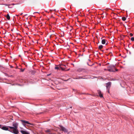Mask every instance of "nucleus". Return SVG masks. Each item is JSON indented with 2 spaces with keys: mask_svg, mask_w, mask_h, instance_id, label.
<instances>
[{
  "mask_svg": "<svg viewBox=\"0 0 134 134\" xmlns=\"http://www.w3.org/2000/svg\"><path fill=\"white\" fill-rule=\"evenodd\" d=\"M12 125L13 127L8 126L10 129V130H9V131L15 134H18L19 133L18 130V123L14 122L12 123Z\"/></svg>",
  "mask_w": 134,
  "mask_h": 134,
  "instance_id": "nucleus-1",
  "label": "nucleus"
},
{
  "mask_svg": "<svg viewBox=\"0 0 134 134\" xmlns=\"http://www.w3.org/2000/svg\"><path fill=\"white\" fill-rule=\"evenodd\" d=\"M60 129L62 131H64V132L67 133L68 132V130L64 127L61 125L60 126Z\"/></svg>",
  "mask_w": 134,
  "mask_h": 134,
  "instance_id": "nucleus-2",
  "label": "nucleus"
},
{
  "mask_svg": "<svg viewBox=\"0 0 134 134\" xmlns=\"http://www.w3.org/2000/svg\"><path fill=\"white\" fill-rule=\"evenodd\" d=\"M106 87H107V90H109V88L111 86V82H109L108 83H106Z\"/></svg>",
  "mask_w": 134,
  "mask_h": 134,
  "instance_id": "nucleus-3",
  "label": "nucleus"
},
{
  "mask_svg": "<svg viewBox=\"0 0 134 134\" xmlns=\"http://www.w3.org/2000/svg\"><path fill=\"white\" fill-rule=\"evenodd\" d=\"M1 129L4 130H6V131H9V130H8V127H7L5 126H2V127L1 128ZM9 130H10V129Z\"/></svg>",
  "mask_w": 134,
  "mask_h": 134,
  "instance_id": "nucleus-4",
  "label": "nucleus"
},
{
  "mask_svg": "<svg viewBox=\"0 0 134 134\" xmlns=\"http://www.w3.org/2000/svg\"><path fill=\"white\" fill-rule=\"evenodd\" d=\"M20 131L22 134H30L29 133L26 131L21 130Z\"/></svg>",
  "mask_w": 134,
  "mask_h": 134,
  "instance_id": "nucleus-5",
  "label": "nucleus"
},
{
  "mask_svg": "<svg viewBox=\"0 0 134 134\" xmlns=\"http://www.w3.org/2000/svg\"><path fill=\"white\" fill-rule=\"evenodd\" d=\"M109 68L111 70H113V72H115L114 69H115V67L113 65H111L109 66Z\"/></svg>",
  "mask_w": 134,
  "mask_h": 134,
  "instance_id": "nucleus-6",
  "label": "nucleus"
},
{
  "mask_svg": "<svg viewBox=\"0 0 134 134\" xmlns=\"http://www.w3.org/2000/svg\"><path fill=\"white\" fill-rule=\"evenodd\" d=\"M21 121L23 123H25V125L26 124H31H31H30L29 123V122L27 121H26L24 120H21Z\"/></svg>",
  "mask_w": 134,
  "mask_h": 134,
  "instance_id": "nucleus-7",
  "label": "nucleus"
},
{
  "mask_svg": "<svg viewBox=\"0 0 134 134\" xmlns=\"http://www.w3.org/2000/svg\"><path fill=\"white\" fill-rule=\"evenodd\" d=\"M98 93L99 94V96L101 97H103V95L101 94V92L100 90L98 91Z\"/></svg>",
  "mask_w": 134,
  "mask_h": 134,
  "instance_id": "nucleus-8",
  "label": "nucleus"
},
{
  "mask_svg": "<svg viewBox=\"0 0 134 134\" xmlns=\"http://www.w3.org/2000/svg\"><path fill=\"white\" fill-rule=\"evenodd\" d=\"M62 66H66V65H62H62H60L59 66V67H60V68L62 70H65V69L64 68H62Z\"/></svg>",
  "mask_w": 134,
  "mask_h": 134,
  "instance_id": "nucleus-9",
  "label": "nucleus"
},
{
  "mask_svg": "<svg viewBox=\"0 0 134 134\" xmlns=\"http://www.w3.org/2000/svg\"><path fill=\"white\" fill-rule=\"evenodd\" d=\"M5 16L8 20H9L10 19V17L8 14H7L6 16L5 15Z\"/></svg>",
  "mask_w": 134,
  "mask_h": 134,
  "instance_id": "nucleus-10",
  "label": "nucleus"
},
{
  "mask_svg": "<svg viewBox=\"0 0 134 134\" xmlns=\"http://www.w3.org/2000/svg\"><path fill=\"white\" fill-rule=\"evenodd\" d=\"M45 132L46 133H48L49 134H51V133H50L51 132V130H50L49 129L47 130H46L45 131Z\"/></svg>",
  "mask_w": 134,
  "mask_h": 134,
  "instance_id": "nucleus-11",
  "label": "nucleus"
},
{
  "mask_svg": "<svg viewBox=\"0 0 134 134\" xmlns=\"http://www.w3.org/2000/svg\"><path fill=\"white\" fill-rule=\"evenodd\" d=\"M106 42L105 40V39H103L102 41V43L103 44H105Z\"/></svg>",
  "mask_w": 134,
  "mask_h": 134,
  "instance_id": "nucleus-12",
  "label": "nucleus"
},
{
  "mask_svg": "<svg viewBox=\"0 0 134 134\" xmlns=\"http://www.w3.org/2000/svg\"><path fill=\"white\" fill-rule=\"evenodd\" d=\"M103 46L102 45H100L99 46L98 48L100 50H101V49L103 48Z\"/></svg>",
  "mask_w": 134,
  "mask_h": 134,
  "instance_id": "nucleus-13",
  "label": "nucleus"
},
{
  "mask_svg": "<svg viewBox=\"0 0 134 134\" xmlns=\"http://www.w3.org/2000/svg\"><path fill=\"white\" fill-rule=\"evenodd\" d=\"M122 19L123 21H125L126 20V18L125 17H122Z\"/></svg>",
  "mask_w": 134,
  "mask_h": 134,
  "instance_id": "nucleus-14",
  "label": "nucleus"
},
{
  "mask_svg": "<svg viewBox=\"0 0 134 134\" xmlns=\"http://www.w3.org/2000/svg\"><path fill=\"white\" fill-rule=\"evenodd\" d=\"M83 79L82 77L80 76L78 77L77 78H76V79Z\"/></svg>",
  "mask_w": 134,
  "mask_h": 134,
  "instance_id": "nucleus-15",
  "label": "nucleus"
},
{
  "mask_svg": "<svg viewBox=\"0 0 134 134\" xmlns=\"http://www.w3.org/2000/svg\"><path fill=\"white\" fill-rule=\"evenodd\" d=\"M108 71H109L110 72H113V70H111L110 69H110H108Z\"/></svg>",
  "mask_w": 134,
  "mask_h": 134,
  "instance_id": "nucleus-16",
  "label": "nucleus"
},
{
  "mask_svg": "<svg viewBox=\"0 0 134 134\" xmlns=\"http://www.w3.org/2000/svg\"><path fill=\"white\" fill-rule=\"evenodd\" d=\"M59 67H60L59 66V67H55V69H57V70H58V69H59Z\"/></svg>",
  "mask_w": 134,
  "mask_h": 134,
  "instance_id": "nucleus-17",
  "label": "nucleus"
},
{
  "mask_svg": "<svg viewBox=\"0 0 134 134\" xmlns=\"http://www.w3.org/2000/svg\"><path fill=\"white\" fill-rule=\"evenodd\" d=\"M131 40L132 41H134V37H131Z\"/></svg>",
  "mask_w": 134,
  "mask_h": 134,
  "instance_id": "nucleus-18",
  "label": "nucleus"
},
{
  "mask_svg": "<svg viewBox=\"0 0 134 134\" xmlns=\"http://www.w3.org/2000/svg\"><path fill=\"white\" fill-rule=\"evenodd\" d=\"M8 77H14V76H13V75H11L10 76L9 75Z\"/></svg>",
  "mask_w": 134,
  "mask_h": 134,
  "instance_id": "nucleus-19",
  "label": "nucleus"
},
{
  "mask_svg": "<svg viewBox=\"0 0 134 134\" xmlns=\"http://www.w3.org/2000/svg\"><path fill=\"white\" fill-rule=\"evenodd\" d=\"M130 35L131 36H133V34L131 33H130Z\"/></svg>",
  "mask_w": 134,
  "mask_h": 134,
  "instance_id": "nucleus-20",
  "label": "nucleus"
},
{
  "mask_svg": "<svg viewBox=\"0 0 134 134\" xmlns=\"http://www.w3.org/2000/svg\"><path fill=\"white\" fill-rule=\"evenodd\" d=\"M21 71L22 72H23L24 70V69H21Z\"/></svg>",
  "mask_w": 134,
  "mask_h": 134,
  "instance_id": "nucleus-21",
  "label": "nucleus"
},
{
  "mask_svg": "<svg viewBox=\"0 0 134 134\" xmlns=\"http://www.w3.org/2000/svg\"><path fill=\"white\" fill-rule=\"evenodd\" d=\"M4 74L5 76H8L9 75L7 73H4Z\"/></svg>",
  "mask_w": 134,
  "mask_h": 134,
  "instance_id": "nucleus-22",
  "label": "nucleus"
},
{
  "mask_svg": "<svg viewBox=\"0 0 134 134\" xmlns=\"http://www.w3.org/2000/svg\"><path fill=\"white\" fill-rule=\"evenodd\" d=\"M115 70L116 71H118V70L117 69H115V68L114 69V70Z\"/></svg>",
  "mask_w": 134,
  "mask_h": 134,
  "instance_id": "nucleus-23",
  "label": "nucleus"
},
{
  "mask_svg": "<svg viewBox=\"0 0 134 134\" xmlns=\"http://www.w3.org/2000/svg\"><path fill=\"white\" fill-rule=\"evenodd\" d=\"M2 125H0V128L1 129V128L2 127Z\"/></svg>",
  "mask_w": 134,
  "mask_h": 134,
  "instance_id": "nucleus-24",
  "label": "nucleus"
},
{
  "mask_svg": "<svg viewBox=\"0 0 134 134\" xmlns=\"http://www.w3.org/2000/svg\"><path fill=\"white\" fill-rule=\"evenodd\" d=\"M23 14V13H21L20 14V15H22Z\"/></svg>",
  "mask_w": 134,
  "mask_h": 134,
  "instance_id": "nucleus-25",
  "label": "nucleus"
},
{
  "mask_svg": "<svg viewBox=\"0 0 134 134\" xmlns=\"http://www.w3.org/2000/svg\"><path fill=\"white\" fill-rule=\"evenodd\" d=\"M109 90H108V92L109 93Z\"/></svg>",
  "mask_w": 134,
  "mask_h": 134,
  "instance_id": "nucleus-26",
  "label": "nucleus"
},
{
  "mask_svg": "<svg viewBox=\"0 0 134 134\" xmlns=\"http://www.w3.org/2000/svg\"><path fill=\"white\" fill-rule=\"evenodd\" d=\"M13 66H10V67H11V68H13Z\"/></svg>",
  "mask_w": 134,
  "mask_h": 134,
  "instance_id": "nucleus-27",
  "label": "nucleus"
},
{
  "mask_svg": "<svg viewBox=\"0 0 134 134\" xmlns=\"http://www.w3.org/2000/svg\"><path fill=\"white\" fill-rule=\"evenodd\" d=\"M16 15L17 16H19V15Z\"/></svg>",
  "mask_w": 134,
  "mask_h": 134,
  "instance_id": "nucleus-28",
  "label": "nucleus"
},
{
  "mask_svg": "<svg viewBox=\"0 0 134 134\" xmlns=\"http://www.w3.org/2000/svg\"><path fill=\"white\" fill-rule=\"evenodd\" d=\"M52 35H51L50 36V37H51Z\"/></svg>",
  "mask_w": 134,
  "mask_h": 134,
  "instance_id": "nucleus-29",
  "label": "nucleus"
},
{
  "mask_svg": "<svg viewBox=\"0 0 134 134\" xmlns=\"http://www.w3.org/2000/svg\"><path fill=\"white\" fill-rule=\"evenodd\" d=\"M69 70V69H68L67 70V71H68V70Z\"/></svg>",
  "mask_w": 134,
  "mask_h": 134,
  "instance_id": "nucleus-30",
  "label": "nucleus"
},
{
  "mask_svg": "<svg viewBox=\"0 0 134 134\" xmlns=\"http://www.w3.org/2000/svg\"><path fill=\"white\" fill-rule=\"evenodd\" d=\"M72 107H70V108H72Z\"/></svg>",
  "mask_w": 134,
  "mask_h": 134,
  "instance_id": "nucleus-31",
  "label": "nucleus"
},
{
  "mask_svg": "<svg viewBox=\"0 0 134 134\" xmlns=\"http://www.w3.org/2000/svg\"><path fill=\"white\" fill-rule=\"evenodd\" d=\"M37 13V12H36V13L34 12V13Z\"/></svg>",
  "mask_w": 134,
  "mask_h": 134,
  "instance_id": "nucleus-32",
  "label": "nucleus"
},
{
  "mask_svg": "<svg viewBox=\"0 0 134 134\" xmlns=\"http://www.w3.org/2000/svg\"><path fill=\"white\" fill-rule=\"evenodd\" d=\"M88 60L90 61V60L89 59H88Z\"/></svg>",
  "mask_w": 134,
  "mask_h": 134,
  "instance_id": "nucleus-33",
  "label": "nucleus"
}]
</instances>
